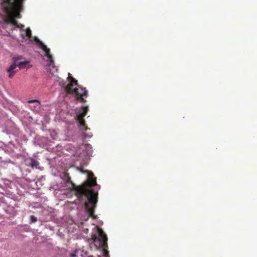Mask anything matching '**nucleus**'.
I'll return each mask as SVG.
<instances>
[{
    "label": "nucleus",
    "instance_id": "obj_2",
    "mask_svg": "<svg viewBox=\"0 0 257 257\" xmlns=\"http://www.w3.org/2000/svg\"><path fill=\"white\" fill-rule=\"evenodd\" d=\"M25 0H4L2 6L7 17L0 14V23L11 24L17 27L18 23L15 19L21 17V12L23 10Z\"/></svg>",
    "mask_w": 257,
    "mask_h": 257
},
{
    "label": "nucleus",
    "instance_id": "obj_6",
    "mask_svg": "<svg viewBox=\"0 0 257 257\" xmlns=\"http://www.w3.org/2000/svg\"><path fill=\"white\" fill-rule=\"evenodd\" d=\"M83 111L76 115V120L78 122L79 125L82 127L85 131L89 130L85 124V120L84 119V116L88 111V107L87 106H83L82 107Z\"/></svg>",
    "mask_w": 257,
    "mask_h": 257
},
{
    "label": "nucleus",
    "instance_id": "obj_3",
    "mask_svg": "<svg viewBox=\"0 0 257 257\" xmlns=\"http://www.w3.org/2000/svg\"><path fill=\"white\" fill-rule=\"evenodd\" d=\"M69 83L65 87L64 89L67 94L74 95L76 100L81 103L86 102V98L88 93L85 88L80 86L74 78L69 76L68 77Z\"/></svg>",
    "mask_w": 257,
    "mask_h": 257
},
{
    "label": "nucleus",
    "instance_id": "obj_16",
    "mask_svg": "<svg viewBox=\"0 0 257 257\" xmlns=\"http://www.w3.org/2000/svg\"><path fill=\"white\" fill-rule=\"evenodd\" d=\"M76 254L75 253H71L70 254V257H75Z\"/></svg>",
    "mask_w": 257,
    "mask_h": 257
},
{
    "label": "nucleus",
    "instance_id": "obj_13",
    "mask_svg": "<svg viewBox=\"0 0 257 257\" xmlns=\"http://www.w3.org/2000/svg\"><path fill=\"white\" fill-rule=\"evenodd\" d=\"M28 103H34V102H37L39 103H40V102L39 101V100H38L37 99L29 100L28 101Z\"/></svg>",
    "mask_w": 257,
    "mask_h": 257
},
{
    "label": "nucleus",
    "instance_id": "obj_1",
    "mask_svg": "<svg viewBox=\"0 0 257 257\" xmlns=\"http://www.w3.org/2000/svg\"><path fill=\"white\" fill-rule=\"evenodd\" d=\"M78 169L82 173H86L87 174V180L85 181L81 185L76 186L75 184L70 180L69 178L67 182L72 185L71 190L75 192V195L78 198H80L83 196L87 197L88 203L85 204V208L89 215L94 218H95L94 215V209L97 202V193H95L93 190L90 189L93 186H96V179L94 176L93 174L87 170H83L81 168Z\"/></svg>",
    "mask_w": 257,
    "mask_h": 257
},
{
    "label": "nucleus",
    "instance_id": "obj_9",
    "mask_svg": "<svg viewBox=\"0 0 257 257\" xmlns=\"http://www.w3.org/2000/svg\"><path fill=\"white\" fill-rule=\"evenodd\" d=\"M38 164H39V163L37 161H36L34 159H32L31 160V162L30 163V166L33 168L37 167V166L38 165Z\"/></svg>",
    "mask_w": 257,
    "mask_h": 257
},
{
    "label": "nucleus",
    "instance_id": "obj_14",
    "mask_svg": "<svg viewBox=\"0 0 257 257\" xmlns=\"http://www.w3.org/2000/svg\"><path fill=\"white\" fill-rule=\"evenodd\" d=\"M24 27V26L21 24H18L17 26V28H20L21 29H23Z\"/></svg>",
    "mask_w": 257,
    "mask_h": 257
},
{
    "label": "nucleus",
    "instance_id": "obj_7",
    "mask_svg": "<svg viewBox=\"0 0 257 257\" xmlns=\"http://www.w3.org/2000/svg\"><path fill=\"white\" fill-rule=\"evenodd\" d=\"M36 43L38 46L44 51L45 56L48 58L50 63L51 64H53L54 63V61L52 55L50 54V49L48 48L47 46L42 43V42L38 39L36 40Z\"/></svg>",
    "mask_w": 257,
    "mask_h": 257
},
{
    "label": "nucleus",
    "instance_id": "obj_8",
    "mask_svg": "<svg viewBox=\"0 0 257 257\" xmlns=\"http://www.w3.org/2000/svg\"><path fill=\"white\" fill-rule=\"evenodd\" d=\"M31 66H32L30 64V62L29 61L21 62L17 64V67H18L20 69L30 68Z\"/></svg>",
    "mask_w": 257,
    "mask_h": 257
},
{
    "label": "nucleus",
    "instance_id": "obj_12",
    "mask_svg": "<svg viewBox=\"0 0 257 257\" xmlns=\"http://www.w3.org/2000/svg\"><path fill=\"white\" fill-rule=\"evenodd\" d=\"M83 146L86 149H87L88 151H89L90 149H91V145L88 144H85L83 145Z\"/></svg>",
    "mask_w": 257,
    "mask_h": 257
},
{
    "label": "nucleus",
    "instance_id": "obj_5",
    "mask_svg": "<svg viewBox=\"0 0 257 257\" xmlns=\"http://www.w3.org/2000/svg\"><path fill=\"white\" fill-rule=\"evenodd\" d=\"M98 235H99V241L101 242V245L103 247V255L105 257L108 256V251L105 249V247H107V238L106 235L104 233L103 231L100 228L97 229Z\"/></svg>",
    "mask_w": 257,
    "mask_h": 257
},
{
    "label": "nucleus",
    "instance_id": "obj_11",
    "mask_svg": "<svg viewBox=\"0 0 257 257\" xmlns=\"http://www.w3.org/2000/svg\"><path fill=\"white\" fill-rule=\"evenodd\" d=\"M30 220H31L32 222L34 223V222H36L37 221V218L35 216L31 215L30 216Z\"/></svg>",
    "mask_w": 257,
    "mask_h": 257
},
{
    "label": "nucleus",
    "instance_id": "obj_4",
    "mask_svg": "<svg viewBox=\"0 0 257 257\" xmlns=\"http://www.w3.org/2000/svg\"><path fill=\"white\" fill-rule=\"evenodd\" d=\"M22 59L23 56L21 55L15 56L12 58L13 64L6 70L7 72L9 73V77L10 78H12L14 76L15 73L18 71V70L17 69V64L19 63V61Z\"/></svg>",
    "mask_w": 257,
    "mask_h": 257
},
{
    "label": "nucleus",
    "instance_id": "obj_10",
    "mask_svg": "<svg viewBox=\"0 0 257 257\" xmlns=\"http://www.w3.org/2000/svg\"><path fill=\"white\" fill-rule=\"evenodd\" d=\"M31 31L30 28H27L26 30V35L29 37L31 36Z\"/></svg>",
    "mask_w": 257,
    "mask_h": 257
},
{
    "label": "nucleus",
    "instance_id": "obj_15",
    "mask_svg": "<svg viewBox=\"0 0 257 257\" xmlns=\"http://www.w3.org/2000/svg\"><path fill=\"white\" fill-rule=\"evenodd\" d=\"M91 137L90 136H87L85 133H84V134H83V138L84 139H86L88 137Z\"/></svg>",
    "mask_w": 257,
    "mask_h": 257
},
{
    "label": "nucleus",
    "instance_id": "obj_17",
    "mask_svg": "<svg viewBox=\"0 0 257 257\" xmlns=\"http://www.w3.org/2000/svg\"><path fill=\"white\" fill-rule=\"evenodd\" d=\"M97 239V238L95 236L94 238H93V241L95 242L96 241V240Z\"/></svg>",
    "mask_w": 257,
    "mask_h": 257
}]
</instances>
